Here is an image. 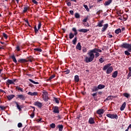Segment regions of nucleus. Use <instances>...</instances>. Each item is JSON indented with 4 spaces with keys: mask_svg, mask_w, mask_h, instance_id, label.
Instances as JSON below:
<instances>
[{
    "mask_svg": "<svg viewBox=\"0 0 131 131\" xmlns=\"http://www.w3.org/2000/svg\"><path fill=\"white\" fill-rule=\"evenodd\" d=\"M34 51H36V52H42V50L40 48H35Z\"/></svg>",
    "mask_w": 131,
    "mask_h": 131,
    "instance_id": "obj_42",
    "label": "nucleus"
},
{
    "mask_svg": "<svg viewBox=\"0 0 131 131\" xmlns=\"http://www.w3.org/2000/svg\"><path fill=\"white\" fill-rule=\"evenodd\" d=\"M54 100L55 103H56V104H59V103H60V102L59 101V98L54 97Z\"/></svg>",
    "mask_w": 131,
    "mask_h": 131,
    "instance_id": "obj_39",
    "label": "nucleus"
},
{
    "mask_svg": "<svg viewBox=\"0 0 131 131\" xmlns=\"http://www.w3.org/2000/svg\"><path fill=\"white\" fill-rule=\"evenodd\" d=\"M11 59H12L13 61L17 64V59H16V57H15V55H12L11 56Z\"/></svg>",
    "mask_w": 131,
    "mask_h": 131,
    "instance_id": "obj_32",
    "label": "nucleus"
},
{
    "mask_svg": "<svg viewBox=\"0 0 131 131\" xmlns=\"http://www.w3.org/2000/svg\"><path fill=\"white\" fill-rule=\"evenodd\" d=\"M34 105H35V106H37L38 107V108H41L42 107V103L39 102L38 101L34 102Z\"/></svg>",
    "mask_w": 131,
    "mask_h": 131,
    "instance_id": "obj_8",
    "label": "nucleus"
},
{
    "mask_svg": "<svg viewBox=\"0 0 131 131\" xmlns=\"http://www.w3.org/2000/svg\"><path fill=\"white\" fill-rule=\"evenodd\" d=\"M43 94L42 95L43 100L45 101V102H48L49 100V96H48V92L46 91H43L42 92Z\"/></svg>",
    "mask_w": 131,
    "mask_h": 131,
    "instance_id": "obj_5",
    "label": "nucleus"
},
{
    "mask_svg": "<svg viewBox=\"0 0 131 131\" xmlns=\"http://www.w3.org/2000/svg\"><path fill=\"white\" fill-rule=\"evenodd\" d=\"M34 29L35 33H38V30H39L37 29V28L36 27V26H34Z\"/></svg>",
    "mask_w": 131,
    "mask_h": 131,
    "instance_id": "obj_41",
    "label": "nucleus"
},
{
    "mask_svg": "<svg viewBox=\"0 0 131 131\" xmlns=\"http://www.w3.org/2000/svg\"><path fill=\"white\" fill-rule=\"evenodd\" d=\"M16 99H19L21 101H24L26 100V96L22 94L17 95H16Z\"/></svg>",
    "mask_w": 131,
    "mask_h": 131,
    "instance_id": "obj_7",
    "label": "nucleus"
},
{
    "mask_svg": "<svg viewBox=\"0 0 131 131\" xmlns=\"http://www.w3.org/2000/svg\"><path fill=\"white\" fill-rule=\"evenodd\" d=\"M52 110L54 114H59V113H60V111L59 110V107H58L57 106H53Z\"/></svg>",
    "mask_w": 131,
    "mask_h": 131,
    "instance_id": "obj_6",
    "label": "nucleus"
},
{
    "mask_svg": "<svg viewBox=\"0 0 131 131\" xmlns=\"http://www.w3.org/2000/svg\"><path fill=\"white\" fill-rule=\"evenodd\" d=\"M3 36H4L5 39H8V35L5 33H3Z\"/></svg>",
    "mask_w": 131,
    "mask_h": 131,
    "instance_id": "obj_47",
    "label": "nucleus"
},
{
    "mask_svg": "<svg viewBox=\"0 0 131 131\" xmlns=\"http://www.w3.org/2000/svg\"><path fill=\"white\" fill-rule=\"evenodd\" d=\"M88 18H89V17H86L82 20V21H83V22H86V21H88Z\"/></svg>",
    "mask_w": 131,
    "mask_h": 131,
    "instance_id": "obj_61",
    "label": "nucleus"
},
{
    "mask_svg": "<svg viewBox=\"0 0 131 131\" xmlns=\"http://www.w3.org/2000/svg\"><path fill=\"white\" fill-rule=\"evenodd\" d=\"M29 81H30V82H32V83H34V84H39V83L38 82H35L31 79H29Z\"/></svg>",
    "mask_w": 131,
    "mask_h": 131,
    "instance_id": "obj_34",
    "label": "nucleus"
},
{
    "mask_svg": "<svg viewBox=\"0 0 131 131\" xmlns=\"http://www.w3.org/2000/svg\"><path fill=\"white\" fill-rule=\"evenodd\" d=\"M89 31L90 30H88L86 29H81L78 30L79 32H83V33H86V32Z\"/></svg>",
    "mask_w": 131,
    "mask_h": 131,
    "instance_id": "obj_14",
    "label": "nucleus"
},
{
    "mask_svg": "<svg viewBox=\"0 0 131 131\" xmlns=\"http://www.w3.org/2000/svg\"><path fill=\"white\" fill-rule=\"evenodd\" d=\"M50 126L51 128H55V127H56V124L54 123H52L50 125Z\"/></svg>",
    "mask_w": 131,
    "mask_h": 131,
    "instance_id": "obj_40",
    "label": "nucleus"
},
{
    "mask_svg": "<svg viewBox=\"0 0 131 131\" xmlns=\"http://www.w3.org/2000/svg\"><path fill=\"white\" fill-rule=\"evenodd\" d=\"M131 76V72H129L128 74L127 79H128Z\"/></svg>",
    "mask_w": 131,
    "mask_h": 131,
    "instance_id": "obj_55",
    "label": "nucleus"
},
{
    "mask_svg": "<svg viewBox=\"0 0 131 131\" xmlns=\"http://www.w3.org/2000/svg\"><path fill=\"white\" fill-rule=\"evenodd\" d=\"M77 41V37H75L74 39L72 40V42L73 45H76V42Z\"/></svg>",
    "mask_w": 131,
    "mask_h": 131,
    "instance_id": "obj_37",
    "label": "nucleus"
},
{
    "mask_svg": "<svg viewBox=\"0 0 131 131\" xmlns=\"http://www.w3.org/2000/svg\"><path fill=\"white\" fill-rule=\"evenodd\" d=\"M117 75H118V72L116 71L113 73L112 76L113 78H116V77H117Z\"/></svg>",
    "mask_w": 131,
    "mask_h": 131,
    "instance_id": "obj_21",
    "label": "nucleus"
},
{
    "mask_svg": "<svg viewBox=\"0 0 131 131\" xmlns=\"http://www.w3.org/2000/svg\"><path fill=\"white\" fill-rule=\"evenodd\" d=\"M41 27V23H39L38 25V30H40Z\"/></svg>",
    "mask_w": 131,
    "mask_h": 131,
    "instance_id": "obj_53",
    "label": "nucleus"
},
{
    "mask_svg": "<svg viewBox=\"0 0 131 131\" xmlns=\"http://www.w3.org/2000/svg\"><path fill=\"white\" fill-rule=\"evenodd\" d=\"M87 50H86V48L85 47H83L82 48V52L83 53H86Z\"/></svg>",
    "mask_w": 131,
    "mask_h": 131,
    "instance_id": "obj_51",
    "label": "nucleus"
},
{
    "mask_svg": "<svg viewBox=\"0 0 131 131\" xmlns=\"http://www.w3.org/2000/svg\"><path fill=\"white\" fill-rule=\"evenodd\" d=\"M97 91H99V89H98V86H94L93 88L92 89V92L93 93L95 92H97Z\"/></svg>",
    "mask_w": 131,
    "mask_h": 131,
    "instance_id": "obj_28",
    "label": "nucleus"
},
{
    "mask_svg": "<svg viewBox=\"0 0 131 131\" xmlns=\"http://www.w3.org/2000/svg\"><path fill=\"white\" fill-rule=\"evenodd\" d=\"M115 33H116V34H119V33H121V29L120 28L116 29L115 31Z\"/></svg>",
    "mask_w": 131,
    "mask_h": 131,
    "instance_id": "obj_31",
    "label": "nucleus"
},
{
    "mask_svg": "<svg viewBox=\"0 0 131 131\" xmlns=\"http://www.w3.org/2000/svg\"><path fill=\"white\" fill-rule=\"evenodd\" d=\"M0 109H1V110H5V109H6V107L3 106H0Z\"/></svg>",
    "mask_w": 131,
    "mask_h": 131,
    "instance_id": "obj_60",
    "label": "nucleus"
},
{
    "mask_svg": "<svg viewBox=\"0 0 131 131\" xmlns=\"http://www.w3.org/2000/svg\"><path fill=\"white\" fill-rule=\"evenodd\" d=\"M7 82L8 83H9V84H13V83H14V81H13V80H10V79H8L7 80Z\"/></svg>",
    "mask_w": 131,
    "mask_h": 131,
    "instance_id": "obj_45",
    "label": "nucleus"
},
{
    "mask_svg": "<svg viewBox=\"0 0 131 131\" xmlns=\"http://www.w3.org/2000/svg\"><path fill=\"white\" fill-rule=\"evenodd\" d=\"M112 1L113 0H108L107 1L105 2L104 4V6H109V5L112 3Z\"/></svg>",
    "mask_w": 131,
    "mask_h": 131,
    "instance_id": "obj_26",
    "label": "nucleus"
},
{
    "mask_svg": "<svg viewBox=\"0 0 131 131\" xmlns=\"http://www.w3.org/2000/svg\"><path fill=\"white\" fill-rule=\"evenodd\" d=\"M89 123H90V124H94V123H95V120L94 118L91 117L89 120Z\"/></svg>",
    "mask_w": 131,
    "mask_h": 131,
    "instance_id": "obj_22",
    "label": "nucleus"
},
{
    "mask_svg": "<svg viewBox=\"0 0 131 131\" xmlns=\"http://www.w3.org/2000/svg\"><path fill=\"white\" fill-rule=\"evenodd\" d=\"M123 95L124 96V97H125V98H129L130 95L129 94L127 93H125L123 94Z\"/></svg>",
    "mask_w": 131,
    "mask_h": 131,
    "instance_id": "obj_38",
    "label": "nucleus"
},
{
    "mask_svg": "<svg viewBox=\"0 0 131 131\" xmlns=\"http://www.w3.org/2000/svg\"><path fill=\"white\" fill-rule=\"evenodd\" d=\"M124 21H126L127 20V15L125 14L123 16Z\"/></svg>",
    "mask_w": 131,
    "mask_h": 131,
    "instance_id": "obj_50",
    "label": "nucleus"
},
{
    "mask_svg": "<svg viewBox=\"0 0 131 131\" xmlns=\"http://www.w3.org/2000/svg\"><path fill=\"white\" fill-rule=\"evenodd\" d=\"M91 95L92 96V97L95 101H98V97H97V93H93V94H91Z\"/></svg>",
    "mask_w": 131,
    "mask_h": 131,
    "instance_id": "obj_20",
    "label": "nucleus"
},
{
    "mask_svg": "<svg viewBox=\"0 0 131 131\" xmlns=\"http://www.w3.org/2000/svg\"><path fill=\"white\" fill-rule=\"evenodd\" d=\"M107 37H108L109 38H112V37H113V36H112V35L110 34V33H109L108 34H107Z\"/></svg>",
    "mask_w": 131,
    "mask_h": 131,
    "instance_id": "obj_54",
    "label": "nucleus"
},
{
    "mask_svg": "<svg viewBox=\"0 0 131 131\" xmlns=\"http://www.w3.org/2000/svg\"><path fill=\"white\" fill-rule=\"evenodd\" d=\"M18 62L19 63H27V62H28V60H26V59H23V58H21V59H19L18 60Z\"/></svg>",
    "mask_w": 131,
    "mask_h": 131,
    "instance_id": "obj_13",
    "label": "nucleus"
},
{
    "mask_svg": "<svg viewBox=\"0 0 131 131\" xmlns=\"http://www.w3.org/2000/svg\"><path fill=\"white\" fill-rule=\"evenodd\" d=\"M16 90H17V91H20V92H21V93L24 92L23 88H21L18 86L16 87Z\"/></svg>",
    "mask_w": 131,
    "mask_h": 131,
    "instance_id": "obj_36",
    "label": "nucleus"
},
{
    "mask_svg": "<svg viewBox=\"0 0 131 131\" xmlns=\"http://www.w3.org/2000/svg\"><path fill=\"white\" fill-rule=\"evenodd\" d=\"M84 26H86V27H90V25L89 24V23H86L85 24H83Z\"/></svg>",
    "mask_w": 131,
    "mask_h": 131,
    "instance_id": "obj_57",
    "label": "nucleus"
},
{
    "mask_svg": "<svg viewBox=\"0 0 131 131\" xmlns=\"http://www.w3.org/2000/svg\"><path fill=\"white\" fill-rule=\"evenodd\" d=\"M74 80L75 82H78V81H79V77L78 76V75L75 76Z\"/></svg>",
    "mask_w": 131,
    "mask_h": 131,
    "instance_id": "obj_29",
    "label": "nucleus"
},
{
    "mask_svg": "<svg viewBox=\"0 0 131 131\" xmlns=\"http://www.w3.org/2000/svg\"><path fill=\"white\" fill-rule=\"evenodd\" d=\"M76 50H78L79 51H81V45H80V42H78L77 45L76 46Z\"/></svg>",
    "mask_w": 131,
    "mask_h": 131,
    "instance_id": "obj_18",
    "label": "nucleus"
},
{
    "mask_svg": "<svg viewBox=\"0 0 131 131\" xmlns=\"http://www.w3.org/2000/svg\"><path fill=\"white\" fill-rule=\"evenodd\" d=\"M103 24H104V20H100L97 23V25L96 26V27H102Z\"/></svg>",
    "mask_w": 131,
    "mask_h": 131,
    "instance_id": "obj_10",
    "label": "nucleus"
},
{
    "mask_svg": "<svg viewBox=\"0 0 131 131\" xmlns=\"http://www.w3.org/2000/svg\"><path fill=\"white\" fill-rule=\"evenodd\" d=\"M113 71V67H110L107 70H106V74H110Z\"/></svg>",
    "mask_w": 131,
    "mask_h": 131,
    "instance_id": "obj_9",
    "label": "nucleus"
},
{
    "mask_svg": "<svg viewBox=\"0 0 131 131\" xmlns=\"http://www.w3.org/2000/svg\"><path fill=\"white\" fill-rule=\"evenodd\" d=\"M70 13L71 14V15H74V11H73V10H70Z\"/></svg>",
    "mask_w": 131,
    "mask_h": 131,
    "instance_id": "obj_62",
    "label": "nucleus"
},
{
    "mask_svg": "<svg viewBox=\"0 0 131 131\" xmlns=\"http://www.w3.org/2000/svg\"><path fill=\"white\" fill-rule=\"evenodd\" d=\"M75 18L76 19H79V18H80V15H79V13L77 12L75 13Z\"/></svg>",
    "mask_w": 131,
    "mask_h": 131,
    "instance_id": "obj_35",
    "label": "nucleus"
},
{
    "mask_svg": "<svg viewBox=\"0 0 131 131\" xmlns=\"http://www.w3.org/2000/svg\"><path fill=\"white\" fill-rule=\"evenodd\" d=\"M0 93H6V92H5V91H4L2 89H0Z\"/></svg>",
    "mask_w": 131,
    "mask_h": 131,
    "instance_id": "obj_63",
    "label": "nucleus"
},
{
    "mask_svg": "<svg viewBox=\"0 0 131 131\" xmlns=\"http://www.w3.org/2000/svg\"><path fill=\"white\" fill-rule=\"evenodd\" d=\"M104 61H105V60L102 57L99 59L100 63H104Z\"/></svg>",
    "mask_w": 131,
    "mask_h": 131,
    "instance_id": "obj_49",
    "label": "nucleus"
},
{
    "mask_svg": "<svg viewBox=\"0 0 131 131\" xmlns=\"http://www.w3.org/2000/svg\"><path fill=\"white\" fill-rule=\"evenodd\" d=\"M102 53V50L100 49H98L97 48H94V49L91 50L88 53V55H89V57L88 56H86L85 57V62L86 63H90V62L93 61V60H94L95 58V54H94V53Z\"/></svg>",
    "mask_w": 131,
    "mask_h": 131,
    "instance_id": "obj_1",
    "label": "nucleus"
},
{
    "mask_svg": "<svg viewBox=\"0 0 131 131\" xmlns=\"http://www.w3.org/2000/svg\"><path fill=\"white\" fill-rule=\"evenodd\" d=\"M125 106H126V103H125V102H124L121 105V107L120 108V110L121 111H123V110H124V109L125 108Z\"/></svg>",
    "mask_w": 131,
    "mask_h": 131,
    "instance_id": "obj_17",
    "label": "nucleus"
},
{
    "mask_svg": "<svg viewBox=\"0 0 131 131\" xmlns=\"http://www.w3.org/2000/svg\"><path fill=\"white\" fill-rule=\"evenodd\" d=\"M15 104L16 105V108L19 110V111H21V108H22V105H19V103L17 101L14 102Z\"/></svg>",
    "mask_w": 131,
    "mask_h": 131,
    "instance_id": "obj_15",
    "label": "nucleus"
},
{
    "mask_svg": "<svg viewBox=\"0 0 131 131\" xmlns=\"http://www.w3.org/2000/svg\"><path fill=\"white\" fill-rule=\"evenodd\" d=\"M31 1L32 3H33V4H34L35 5H37V4H38V3L36 1V0H31Z\"/></svg>",
    "mask_w": 131,
    "mask_h": 131,
    "instance_id": "obj_52",
    "label": "nucleus"
},
{
    "mask_svg": "<svg viewBox=\"0 0 131 131\" xmlns=\"http://www.w3.org/2000/svg\"><path fill=\"white\" fill-rule=\"evenodd\" d=\"M55 77H56V75H52V76H51L50 77H49V80H51V79H53V78H55Z\"/></svg>",
    "mask_w": 131,
    "mask_h": 131,
    "instance_id": "obj_48",
    "label": "nucleus"
},
{
    "mask_svg": "<svg viewBox=\"0 0 131 131\" xmlns=\"http://www.w3.org/2000/svg\"><path fill=\"white\" fill-rule=\"evenodd\" d=\"M104 88H105V85L104 84H100L97 86V89L98 90H102V89H104Z\"/></svg>",
    "mask_w": 131,
    "mask_h": 131,
    "instance_id": "obj_25",
    "label": "nucleus"
},
{
    "mask_svg": "<svg viewBox=\"0 0 131 131\" xmlns=\"http://www.w3.org/2000/svg\"><path fill=\"white\" fill-rule=\"evenodd\" d=\"M67 5L68 7H71V2H67Z\"/></svg>",
    "mask_w": 131,
    "mask_h": 131,
    "instance_id": "obj_59",
    "label": "nucleus"
},
{
    "mask_svg": "<svg viewBox=\"0 0 131 131\" xmlns=\"http://www.w3.org/2000/svg\"><path fill=\"white\" fill-rule=\"evenodd\" d=\"M72 30V31L74 32V33L73 34L72 33H70L69 38L70 39H72V38H73V37H74V35L76 36L78 34L77 31L76 30V28H73Z\"/></svg>",
    "mask_w": 131,
    "mask_h": 131,
    "instance_id": "obj_3",
    "label": "nucleus"
},
{
    "mask_svg": "<svg viewBox=\"0 0 131 131\" xmlns=\"http://www.w3.org/2000/svg\"><path fill=\"white\" fill-rule=\"evenodd\" d=\"M31 118H34V112H33L31 115H30Z\"/></svg>",
    "mask_w": 131,
    "mask_h": 131,
    "instance_id": "obj_56",
    "label": "nucleus"
},
{
    "mask_svg": "<svg viewBox=\"0 0 131 131\" xmlns=\"http://www.w3.org/2000/svg\"><path fill=\"white\" fill-rule=\"evenodd\" d=\"M83 7L85 9V10L87 11V12H89L90 11V9H89V7H88V5H84Z\"/></svg>",
    "mask_w": 131,
    "mask_h": 131,
    "instance_id": "obj_44",
    "label": "nucleus"
},
{
    "mask_svg": "<svg viewBox=\"0 0 131 131\" xmlns=\"http://www.w3.org/2000/svg\"><path fill=\"white\" fill-rule=\"evenodd\" d=\"M62 73H66V74H69L70 73V70L66 69Z\"/></svg>",
    "mask_w": 131,
    "mask_h": 131,
    "instance_id": "obj_33",
    "label": "nucleus"
},
{
    "mask_svg": "<svg viewBox=\"0 0 131 131\" xmlns=\"http://www.w3.org/2000/svg\"><path fill=\"white\" fill-rule=\"evenodd\" d=\"M24 21H25V22H26V23H27V24H28V23H29V21H28V19H25Z\"/></svg>",
    "mask_w": 131,
    "mask_h": 131,
    "instance_id": "obj_64",
    "label": "nucleus"
},
{
    "mask_svg": "<svg viewBox=\"0 0 131 131\" xmlns=\"http://www.w3.org/2000/svg\"><path fill=\"white\" fill-rule=\"evenodd\" d=\"M13 98H15V95H9L7 96V99L8 100V101H11V100H12V99H13Z\"/></svg>",
    "mask_w": 131,
    "mask_h": 131,
    "instance_id": "obj_24",
    "label": "nucleus"
},
{
    "mask_svg": "<svg viewBox=\"0 0 131 131\" xmlns=\"http://www.w3.org/2000/svg\"><path fill=\"white\" fill-rule=\"evenodd\" d=\"M110 66H111V63H108L103 67V70L105 71V70H107V69H108Z\"/></svg>",
    "mask_w": 131,
    "mask_h": 131,
    "instance_id": "obj_19",
    "label": "nucleus"
},
{
    "mask_svg": "<svg viewBox=\"0 0 131 131\" xmlns=\"http://www.w3.org/2000/svg\"><path fill=\"white\" fill-rule=\"evenodd\" d=\"M113 99V96H108L107 98L105 99L104 100V102H106V101H111V100Z\"/></svg>",
    "mask_w": 131,
    "mask_h": 131,
    "instance_id": "obj_27",
    "label": "nucleus"
},
{
    "mask_svg": "<svg viewBox=\"0 0 131 131\" xmlns=\"http://www.w3.org/2000/svg\"><path fill=\"white\" fill-rule=\"evenodd\" d=\"M93 54H95L96 58H98V57L100 56V53H99V52H93Z\"/></svg>",
    "mask_w": 131,
    "mask_h": 131,
    "instance_id": "obj_46",
    "label": "nucleus"
},
{
    "mask_svg": "<svg viewBox=\"0 0 131 131\" xmlns=\"http://www.w3.org/2000/svg\"><path fill=\"white\" fill-rule=\"evenodd\" d=\"M17 126H18V127H22L23 125L21 123H18L17 124Z\"/></svg>",
    "mask_w": 131,
    "mask_h": 131,
    "instance_id": "obj_58",
    "label": "nucleus"
},
{
    "mask_svg": "<svg viewBox=\"0 0 131 131\" xmlns=\"http://www.w3.org/2000/svg\"><path fill=\"white\" fill-rule=\"evenodd\" d=\"M108 28V24H105L103 25V27L102 28L101 32H105Z\"/></svg>",
    "mask_w": 131,
    "mask_h": 131,
    "instance_id": "obj_12",
    "label": "nucleus"
},
{
    "mask_svg": "<svg viewBox=\"0 0 131 131\" xmlns=\"http://www.w3.org/2000/svg\"><path fill=\"white\" fill-rule=\"evenodd\" d=\"M106 116L111 119H118V115L117 114H107Z\"/></svg>",
    "mask_w": 131,
    "mask_h": 131,
    "instance_id": "obj_4",
    "label": "nucleus"
},
{
    "mask_svg": "<svg viewBox=\"0 0 131 131\" xmlns=\"http://www.w3.org/2000/svg\"><path fill=\"white\" fill-rule=\"evenodd\" d=\"M28 11V6L25 5L24 7L23 13H26Z\"/></svg>",
    "mask_w": 131,
    "mask_h": 131,
    "instance_id": "obj_30",
    "label": "nucleus"
},
{
    "mask_svg": "<svg viewBox=\"0 0 131 131\" xmlns=\"http://www.w3.org/2000/svg\"><path fill=\"white\" fill-rule=\"evenodd\" d=\"M104 112L105 111L103 109H99L97 111L96 113L97 114H98L99 115H101V114H104Z\"/></svg>",
    "mask_w": 131,
    "mask_h": 131,
    "instance_id": "obj_11",
    "label": "nucleus"
},
{
    "mask_svg": "<svg viewBox=\"0 0 131 131\" xmlns=\"http://www.w3.org/2000/svg\"><path fill=\"white\" fill-rule=\"evenodd\" d=\"M16 50L17 52H20L21 51V49L20 48V46L17 45L16 47Z\"/></svg>",
    "mask_w": 131,
    "mask_h": 131,
    "instance_id": "obj_43",
    "label": "nucleus"
},
{
    "mask_svg": "<svg viewBox=\"0 0 131 131\" xmlns=\"http://www.w3.org/2000/svg\"><path fill=\"white\" fill-rule=\"evenodd\" d=\"M120 48H122L124 49H127V51H124V54L126 56H130V52H131V43L128 44L127 43L124 42L122 45H120Z\"/></svg>",
    "mask_w": 131,
    "mask_h": 131,
    "instance_id": "obj_2",
    "label": "nucleus"
},
{
    "mask_svg": "<svg viewBox=\"0 0 131 131\" xmlns=\"http://www.w3.org/2000/svg\"><path fill=\"white\" fill-rule=\"evenodd\" d=\"M28 95H29V96H37L38 93L36 92H29L28 93Z\"/></svg>",
    "mask_w": 131,
    "mask_h": 131,
    "instance_id": "obj_16",
    "label": "nucleus"
},
{
    "mask_svg": "<svg viewBox=\"0 0 131 131\" xmlns=\"http://www.w3.org/2000/svg\"><path fill=\"white\" fill-rule=\"evenodd\" d=\"M56 128L57 129H59V131H62L63 130V125H58L57 126H56Z\"/></svg>",
    "mask_w": 131,
    "mask_h": 131,
    "instance_id": "obj_23",
    "label": "nucleus"
}]
</instances>
